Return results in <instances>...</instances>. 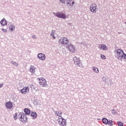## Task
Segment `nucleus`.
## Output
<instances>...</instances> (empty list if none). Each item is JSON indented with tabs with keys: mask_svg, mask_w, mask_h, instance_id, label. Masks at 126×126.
Wrapping results in <instances>:
<instances>
[{
	"mask_svg": "<svg viewBox=\"0 0 126 126\" xmlns=\"http://www.w3.org/2000/svg\"><path fill=\"white\" fill-rule=\"evenodd\" d=\"M100 56H101V58L103 60H105V59H106V56H105V55H101Z\"/></svg>",
	"mask_w": 126,
	"mask_h": 126,
	"instance_id": "obj_29",
	"label": "nucleus"
},
{
	"mask_svg": "<svg viewBox=\"0 0 126 126\" xmlns=\"http://www.w3.org/2000/svg\"><path fill=\"white\" fill-rule=\"evenodd\" d=\"M54 15H55V16H57L59 18H63V19H65V18H66V16L63 13H60V12H57L56 13H54Z\"/></svg>",
	"mask_w": 126,
	"mask_h": 126,
	"instance_id": "obj_7",
	"label": "nucleus"
},
{
	"mask_svg": "<svg viewBox=\"0 0 126 126\" xmlns=\"http://www.w3.org/2000/svg\"><path fill=\"white\" fill-rule=\"evenodd\" d=\"M8 28L9 30L11 32L14 31L15 30V27L13 25H10Z\"/></svg>",
	"mask_w": 126,
	"mask_h": 126,
	"instance_id": "obj_17",
	"label": "nucleus"
},
{
	"mask_svg": "<svg viewBox=\"0 0 126 126\" xmlns=\"http://www.w3.org/2000/svg\"><path fill=\"white\" fill-rule=\"evenodd\" d=\"M31 116L35 119V118H37V113H36V112H32Z\"/></svg>",
	"mask_w": 126,
	"mask_h": 126,
	"instance_id": "obj_21",
	"label": "nucleus"
},
{
	"mask_svg": "<svg viewBox=\"0 0 126 126\" xmlns=\"http://www.w3.org/2000/svg\"><path fill=\"white\" fill-rule=\"evenodd\" d=\"M67 4H69L71 6H73L74 4V1L73 0H66Z\"/></svg>",
	"mask_w": 126,
	"mask_h": 126,
	"instance_id": "obj_16",
	"label": "nucleus"
},
{
	"mask_svg": "<svg viewBox=\"0 0 126 126\" xmlns=\"http://www.w3.org/2000/svg\"><path fill=\"white\" fill-rule=\"evenodd\" d=\"M68 42H69V40L65 37H61L59 39V43L63 45H66V44H68Z\"/></svg>",
	"mask_w": 126,
	"mask_h": 126,
	"instance_id": "obj_4",
	"label": "nucleus"
},
{
	"mask_svg": "<svg viewBox=\"0 0 126 126\" xmlns=\"http://www.w3.org/2000/svg\"><path fill=\"white\" fill-rule=\"evenodd\" d=\"M24 112L26 115H29L30 114V110L28 108H26L24 109Z\"/></svg>",
	"mask_w": 126,
	"mask_h": 126,
	"instance_id": "obj_20",
	"label": "nucleus"
},
{
	"mask_svg": "<svg viewBox=\"0 0 126 126\" xmlns=\"http://www.w3.org/2000/svg\"><path fill=\"white\" fill-rule=\"evenodd\" d=\"M21 93L23 95H25V94L29 93V87H25V88H24L21 90Z\"/></svg>",
	"mask_w": 126,
	"mask_h": 126,
	"instance_id": "obj_9",
	"label": "nucleus"
},
{
	"mask_svg": "<svg viewBox=\"0 0 126 126\" xmlns=\"http://www.w3.org/2000/svg\"><path fill=\"white\" fill-rule=\"evenodd\" d=\"M19 118L20 119V121L22 122V123H26L27 122V116L24 113H21L19 114Z\"/></svg>",
	"mask_w": 126,
	"mask_h": 126,
	"instance_id": "obj_2",
	"label": "nucleus"
},
{
	"mask_svg": "<svg viewBox=\"0 0 126 126\" xmlns=\"http://www.w3.org/2000/svg\"><path fill=\"white\" fill-rule=\"evenodd\" d=\"M74 63L76 65H79L80 64V60L79 58H77L76 57H74L73 58Z\"/></svg>",
	"mask_w": 126,
	"mask_h": 126,
	"instance_id": "obj_11",
	"label": "nucleus"
},
{
	"mask_svg": "<svg viewBox=\"0 0 126 126\" xmlns=\"http://www.w3.org/2000/svg\"><path fill=\"white\" fill-rule=\"evenodd\" d=\"M60 1L62 3H64V2H65V0H60Z\"/></svg>",
	"mask_w": 126,
	"mask_h": 126,
	"instance_id": "obj_30",
	"label": "nucleus"
},
{
	"mask_svg": "<svg viewBox=\"0 0 126 126\" xmlns=\"http://www.w3.org/2000/svg\"><path fill=\"white\" fill-rule=\"evenodd\" d=\"M13 105L12 104V102L10 101H8L6 103L5 106L7 109H11L13 107Z\"/></svg>",
	"mask_w": 126,
	"mask_h": 126,
	"instance_id": "obj_12",
	"label": "nucleus"
},
{
	"mask_svg": "<svg viewBox=\"0 0 126 126\" xmlns=\"http://www.w3.org/2000/svg\"><path fill=\"white\" fill-rule=\"evenodd\" d=\"M112 114H114V115H116V114H117V111H115V110H113Z\"/></svg>",
	"mask_w": 126,
	"mask_h": 126,
	"instance_id": "obj_31",
	"label": "nucleus"
},
{
	"mask_svg": "<svg viewBox=\"0 0 126 126\" xmlns=\"http://www.w3.org/2000/svg\"><path fill=\"white\" fill-rule=\"evenodd\" d=\"M98 48L100 50H103V51H106V50H107V46L104 44L99 45Z\"/></svg>",
	"mask_w": 126,
	"mask_h": 126,
	"instance_id": "obj_14",
	"label": "nucleus"
},
{
	"mask_svg": "<svg viewBox=\"0 0 126 126\" xmlns=\"http://www.w3.org/2000/svg\"><path fill=\"white\" fill-rule=\"evenodd\" d=\"M66 48L68 49L69 51H70L71 53H74L75 51V47H74V46H73V45H72L71 43L67 44Z\"/></svg>",
	"mask_w": 126,
	"mask_h": 126,
	"instance_id": "obj_5",
	"label": "nucleus"
},
{
	"mask_svg": "<svg viewBox=\"0 0 126 126\" xmlns=\"http://www.w3.org/2000/svg\"><path fill=\"white\" fill-rule=\"evenodd\" d=\"M2 86H3V84H0V88H1V87H2Z\"/></svg>",
	"mask_w": 126,
	"mask_h": 126,
	"instance_id": "obj_32",
	"label": "nucleus"
},
{
	"mask_svg": "<svg viewBox=\"0 0 126 126\" xmlns=\"http://www.w3.org/2000/svg\"><path fill=\"white\" fill-rule=\"evenodd\" d=\"M55 114L58 117H62V112L61 111H56Z\"/></svg>",
	"mask_w": 126,
	"mask_h": 126,
	"instance_id": "obj_24",
	"label": "nucleus"
},
{
	"mask_svg": "<svg viewBox=\"0 0 126 126\" xmlns=\"http://www.w3.org/2000/svg\"><path fill=\"white\" fill-rule=\"evenodd\" d=\"M107 125L109 126H112L114 125V122H113L112 120H109L108 121Z\"/></svg>",
	"mask_w": 126,
	"mask_h": 126,
	"instance_id": "obj_23",
	"label": "nucleus"
},
{
	"mask_svg": "<svg viewBox=\"0 0 126 126\" xmlns=\"http://www.w3.org/2000/svg\"><path fill=\"white\" fill-rule=\"evenodd\" d=\"M0 23L2 25V26H5L7 25V22H6V20L4 19L1 20L0 22Z\"/></svg>",
	"mask_w": 126,
	"mask_h": 126,
	"instance_id": "obj_15",
	"label": "nucleus"
},
{
	"mask_svg": "<svg viewBox=\"0 0 126 126\" xmlns=\"http://www.w3.org/2000/svg\"><path fill=\"white\" fill-rule=\"evenodd\" d=\"M32 38H33V39H35V38H36V35H32Z\"/></svg>",
	"mask_w": 126,
	"mask_h": 126,
	"instance_id": "obj_33",
	"label": "nucleus"
},
{
	"mask_svg": "<svg viewBox=\"0 0 126 126\" xmlns=\"http://www.w3.org/2000/svg\"><path fill=\"white\" fill-rule=\"evenodd\" d=\"M90 9L91 12H94V13H96L98 9V8H97V5H96V4L95 3H93L91 4L90 7Z\"/></svg>",
	"mask_w": 126,
	"mask_h": 126,
	"instance_id": "obj_6",
	"label": "nucleus"
},
{
	"mask_svg": "<svg viewBox=\"0 0 126 126\" xmlns=\"http://www.w3.org/2000/svg\"><path fill=\"white\" fill-rule=\"evenodd\" d=\"M1 30L3 32H4V33H6V32H7V30L5 29L2 28Z\"/></svg>",
	"mask_w": 126,
	"mask_h": 126,
	"instance_id": "obj_28",
	"label": "nucleus"
},
{
	"mask_svg": "<svg viewBox=\"0 0 126 126\" xmlns=\"http://www.w3.org/2000/svg\"><path fill=\"white\" fill-rule=\"evenodd\" d=\"M125 24H126V22H125Z\"/></svg>",
	"mask_w": 126,
	"mask_h": 126,
	"instance_id": "obj_34",
	"label": "nucleus"
},
{
	"mask_svg": "<svg viewBox=\"0 0 126 126\" xmlns=\"http://www.w3.org/2000/svg\"><path fill=\"white\" fill-rule=\"evenodd\" d=\"M108 121L109 120H108L107 119V118H103L102 120V122L103 124H104V125H108Z\"/></svg>",
	"mask_w": 126,
	"mask_h": 126,
	"instance_id": "obj_19",
	"label": "nucleus"
},
{
	"mask_svg": "<svg viewBox=\"0 0 126 126\" xmlns=\"http://www.w3.org/2000/svg\"><path fill=\"white\" fill-rule=\"evenodd\" d=\"M58 124L61 126H66V121H65V119L63 118V117H58Z\"/></svg>",
	"mask_w": 126,
	"mask_h": 126,
	"instance_id": "obj_3",
	"label": "nucleus"
},
{
	"mask_svg": "<svg viewBox=\"0 0 126 126\" xmlns=\"http://www.w3.org/2000/svg\"><path fill=\"white\" fill-rule=\"evenodd\" d=\"M51 36H52L54 39H56V37H55V31H52Z\"/></svg>",
	"mask_w": 126,
	"mask_h": 126,
	"instance_id": "obj_25",
	"label": "nucleus"
},
{
	"mask_svg": "<svg viewBox=\"0 0 126 126\" xmlns=\"http://www.w3.org/2000/svg\"><path fill=\"white\" fill-rule=\"evenodd\" d=\"M35 69H36V68L34 66H31L30 71L32 73H34V72H35Z\"/></svg>",
	"mask_w": 126,
	"mask_h": 126,
	"instance_id": "obj_18",
	"label": "nucleus"
},
{
	"mask_svg": "<svg viewBox=\"0 0 126 126\" xmlns=\"http://www.w3.org/2000/svg\"><path fill=\"white\" fill-rule=\"evenodd\" d=\"M119 61H121V62H124V61H126V53H123L122 55L121 56L120 58L118 59Z\"/></svg>",
	"mask_w": 126,
	"mask_h": 126,
	"instance_id": "obj_13",
	"label": "nucleus"
},
{
	"mask_svg": "<svg viewBox=\"0 0 126 126\" xmlns=\"http://www.w3.org/2000/svg\"><path fill=\"white\" fill-rule=\"evenodd\" d=\"M13 118L14 120H17V113H16L14 115Z\"/></svg>",
	"mask_w": 126,
	"mask_h": 126,
	"instance_id": "obj_27",
	"label": "nucleus"
},
{
	"mask_svg": "<svg viewBox=\"0 0 126 126\" xmlns=\"http://www.w3.org/2000/svg\"><path fill=\"white\" fill-rule=\"evenodd\" d=\"M92 69L94 70V72H96V73L99 72V69L96 67H93Z\"/></svg>",
	"mask_w": 126,
	"mask_h": 126,
	"instance_id": "obj_22",
	"label": "nucleus"
},
{
	"mask_svg": "<svg viewBox=\"0 0 126 126\" xmlns=\"http://www.w3.org/2000/svg\"><path fill=\"white\" fill-rule=\"evenodd\" d=\"M37 57L41 61H45V60H46V56L43 53L38 54Z\"/></svg>",
	"mask_w": 126,
	"mask_h": 126,
	"instance_id": "obj_10",
	"label": "nucleus"
},
{
	"mask_svg": "<svg viewBox=\"0 0 126 126\" xmlns=\"http://www.w3.org/2000/svg\"><path fill=\"white\" fill-rule=\"evenodd\" d=\"M117 125L119 126H124V123H123V122H118Z\"/></svg>",
	"mask_w": 126,
	"mask_h": 126,
	"instance_id": "obj_26",
	"label": "nucleus"
},
{
	"mask_svg": "<svg viewBox=\"0 0 126 126\" xmlns=\"http://www.w3.org/2000/svg\"><path fill=\"white\" fill-rule=\"evenodd\" d=\"M37 79L39 80V84L41 87H45L47 86V82L46 79L43 77L38 78Z\"/></svg>",
	"mask_w": 126,
	"mask_h": 126,
	"instance_id": "obj_1",
	"label": "nucleus"
},
{
	"mask_svg": "<svg viewBox=\"0 0 126 126\" xmlns=\"http://www.w3.org/2000/svg\"><path fill=\"white\" fill-rule=\"evenodd\" d=\"M124 51L122 49H118L116 51V57L118 60L121 58V56L124 54Z\"/></svg>",
	"mask_w": 126,
	"mask_h": 126,
	"instance_id": "obj_8",
	"label": "nucleus"
}]
</instances>
